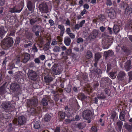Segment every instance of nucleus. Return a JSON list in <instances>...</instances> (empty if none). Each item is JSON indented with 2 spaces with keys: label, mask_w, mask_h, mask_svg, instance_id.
<instances>
[{
  "label": "nucleus",
  "mask_w": 132,
  "mask_h": 132,
  "mask_svg": "<svg viewBox=\"0 0 132 132\" xmlns=\"http://www.w3.org/2000/svg\"><path fill=\"white\" fill-rule=\"evenodd\" d=\"M105 32L102 34V37H104V39L103 40L102 43H104V49H107L109 48L112 43V39L108 37V35Z\"/></svg>",
  "instance_id": "obj_1"
},
{
  "label": "nucleus",
  "mask_w": 132,
  "mask_h": 132,
  "mask_svg": "<svg viewBox=\"0 0 132 132\" xmlns=\"http://www.w3.org/2000/svg\"><path fill=\"white\" fill-rule=\"evenodd\" d=\"M2 43L5 46L9 47L13 45V42L12 38L9 37L4 40Z\"/></svg>",
  "instance_id": "obj_2"
},
{
  "label": "nucleus",
  "mask_w": 132,
  "mask_h": 132,
  "mask_svg": "<svg viewBox=\"0 0 132 132\" xmlns=\"http://www.w3.org/2000/svg\"><path fill=\"white\" fill-rule=\"evenodd\" d=\"M28 77L32 80H35L37 79V74L35 71L32 70H29L28 73Z\"/></svg>",
  "instance_id": "obj_3"
},
{
  "label": "nucleus",
  "mask_w": 132,
  "mask_h": 132,
  "mask_svg": "<svg viewBox=\"0 0 132 132\" xmlns=\"http://www.w3.org/2000/svg\"><path fill=\"white\" fill-rule=\"evenodd\" d=\"M39 9L42 13H46L48 11V8L46 4L44 3L40 4L39 6Z\"/></svg>",
  "instance_id": "obj_4"
},
{
  "label": "nucleus",
  "mask_w": 132,
  "mask_h": 132,
  "mask_svg": "<svg viewBox=\"0 0 132 132\" xmlns=\"http://www.w3.org/2000/svg\"><path fill=\"white\" fill-rule=\"evenodd\" d=\"M109 16L111 18L114 19L116 15V13L114 10L112 9H110L107 12Z\"/></svg>",
  "instance_id": "obj_5"
},
{
  "label": "nucleus",
  "mask_w": 132,
  "mask_h": 132,
  "mask_svg": "<svg viewBox=\"0 0 132 132\" xmlns=\"http://www.w3.org/2000/svg\"><path fill=\"white\" fill-rule=\"evenodd\" d=\"M91 111L89 110H86L83 112V117L84 119L88 120L90 118V115Z\"/></svg>",
  "instance_id": "obj_6"
},
{
  "label": "nucleus",
  "mask_w": 132,
  "mask_h": 132,
  "mask_svg": "<svg viewBox=\"0 0 132 132\" xmlns=\"http://www.w3.org/2000/svg\"><path fill=\"white\" fill-rule=\"evenodd\" d=\"M132 13V6L128 5L125 9V14L126 15H129Z\"/></svg>",
  "instance_id": "obj_7"
},
{
  "label": "nucleus",
  "mask_w": 132,
  "mask_h": 132,
  "mask_svg": "<svg viewBox=\"0 0 132 132\" xmlns=\"http://www.w3.org/2000/svg\"><path fill=\"white\" fill-rule=\"evenodd\" d=\"M38 104V101L36 99L30 100L28 102V104L33 106H36Z\"/></svg>",
  "instance_id": "obj_8"
},
{
  "label": "nucleus",
  "mask_w": 132,
  "mask_h": 132,
  "mask_svg": "<svg viewBox=\"0 0 132 132\" xmlns=\"http://www.w3.org/2000/svg\"><path fill=\"white\" fill-rule=\"evenodd\" d=\"M18 122L19 124L23 125L26 122V119L23 116L19 117L18 119Z\"/></svg>",
  "instance_id": "obj_9"
},
{
  "label": "nucleus",
  "mask_w": 132,
  "mask_h": 132,
  "mask_svg": "<svg viewBox=\"0 0 132 132\" xmlns=\"http://www.w3.org/2000/svg\"><path fill=\"white\" fill-rule=\"evenodd\" d=\"M23 57H22L23 59L22 62L24 63L27 62L30 59V56L27 53H25L22 54Z\"/></svg>",
  "instance_id": "obj_10"
},
{
  "label": "nucleus",
  "mask_w": 132,
  "mask_h": 132,
  "mask_svg": "<svg viewBox=\"0 0 132 132\" xmlns=\"http://www.w3.org/2000/svg\"><path fill=\"white\" fill-rule=\"evenodd\" d=\"M40 108H37V109L36 108H31L30 111V112L31 113L32 115H34L35 114L38 112L39 111Z\"/></svg>",
  "instance_id": "obj_11"
},
{
  "label": "nucleus",
  "mask_w": 132,
  "mask_h": 132,
  "mask_svg": "<svg viewBox=\"0 0 132 132\" xmlns=\"http://www.w3.org/2000/svg\"><path fill=\"white\" fill-rule=\"evenodd\" d=\"M20 88L19 85L15 83L12 84L11 86V88L14 91L18 90Z\"/></svg>",
  "instance_id": "obj_12"
},
{
  "label": "nucleus",
  "mask_w": 132,
  "mask_h": 132,
  "mask_svg": "<svg viewBox=\"0 0 132 132\" xmlns=\"http://www.w3.org/2000/svg\"><path fill=\"white\" fill-rule=\"evenodd\" d=\"M64 42L65 45L69 46L71 43V39L68 37H66L64 38Z\"/></svg>",
  "instance_id": "obj_13"
},
{
  "label": "nucleus",
  "mask_w": 132,
  "mask_h": 132,
  "mask_svg": "<svg viewBox=\"0 0 132 132\" xmlns=\"http://www.w3.org/2000/svg\"><path fill=\"white\" fill-rule=\"evenodd\" d=\"M20 7L21 9L20 10H18L15 7H14L13 9H10L9 11L12 13H20L23 9V6L21 5Z\"/></svg>",
  "instance_id": "obj_14"
},
{
  "label": "nucleus",
  "mask_w": 132,
  "mask_h": 132,
  "mask_svg": "<svg viewBox=\"0 0 132 132\" xmlns=\"http://www.w3.org/2000/svg\"><path fill=\"white\" fill-rule=\"evenodd\" d=\"M131 62L130 60L128 61L125 63V66L126 70L127 71H129L131 69Z\"/></svg>",
  "instance_id": "obj_15"
},
{
  "label": "nucleus",
  "mask_w": 132,
  "mask_h": 132,
  "mask_svg": "<svg viewBox=\"0 0 132 132\" xmlns=\"http://www.w3.org/2000/svg\"><path fill=\"white\" fill-rule=\"evenodd\" d=\"M58 28L61 30L60 36H63L65 30L64 26L62 24L59 25L58 26Z\"/></svg>",
  "instance_id": "obj_16"
},
{
  "label": "nucleus",
  "mask_w": 132,
  "mask_h": 132,
  "mask_svg": "<svg viewBox=\"0 0 132 132\" xmlns=\"http://www.w3.org/2000/svg\"><path fill=\"white\" fill-rule=\"evenodd\" d=\"M10 102L7 101L4 102L2 104V107L4 109H7L8 107L10 106Z\"/></svg>",
  "instance_id": "obj_17"
},
{
  "label": "nucleus",
  "mask_w": 132,
  "mask_h": 132,
  "mask_svg": "<svg viewBox=\"0 0 132 132\" xmlns=\"http://www.w3.org/2000/svg\"><path fill=\"white\" fill-rule=\"evenodd\" d=\"M102 56V54L100 53H96L95 55V62H97Z\"/></svg>",
  "instance_id": "obj_18"
},
{
  "label": "nucleus",
  "mask_w": 132,
  "mask_h": 132,
  "mask_svg": "<svg viewBox=\"0 0 132 132\" xmlns=\"http://www.w3.org/2000/svg\"><path fill=\"white\" fill-rule=\"evenodd\" d=\"M98 34V32L97 31L94 30L90 35V37L92 38H95L97 36Z\"/></svg>",
  "instance_id": "obj_19"
},
{
  "label": "nucleus",
  "mask_w": 132,
  "mask_h": 132,
  "mask_svg": "<svg viewBox=\"0 0 132 132\" xmlns=\"http://www.w3.org/2000/svg\"><path fill=\"white\" fill-rule=\"evenodd\" d=\"M125 76V73L122 71H121L117 77V78L119 80H122L123 77Z\"/></svg>",
  "instance_id": "obj_20"
},
{
  "label": "nucleus",
  "mask_w": 132,
  "mask_h": 132,
  "mask_svg": "<svg viewBox=\"0 0 132 132\" xmlns=\"http://www.w3.org/2000/svg\"><path fill=\"white\" fill-rule=\"evenodd\" d=\"M33 124L34 127L35 129H38L40 127V122L39 121H35Z\"/></svg>",
  "instance_id": "obj_21"
},
{
  "label": "nucleus",
  "mask_w": 132,
  "mask_h": 132,
  "mask_svg": "<svg viewBox=\"0 0 132 132\" xmlns=\"http://www.w3.org/2000/svg\"><path fill=\"white\" fill-rule=\"evenodd\" d=\"M93 57V55L92 52L89 51H88L86 53L85 57L87 59H89Z\"/></svg>",
  "instance_id": "obj_22"
},
{
  "label": "nucleus",
  "mask_w": 132,
  "mask_h": 132,
  "mask_svg": "<svg viewBox=\"0 0 132 132\" xmlns=\"http://www.w3.org/2000/svg\"><path fill=\"white\" fill-rule=\"evenodd\" d=\"M51 69L53 72L54 73L55 75H59L61 73V71L59 70H56V68L54 66H52Z\"/></svg>",
  "instance_id": "obj_23"
},
{
  "label": "nucleus",
  "mask_w": 132,
  "mask_h": 132,
  "mask_svg": "<svg viewBox=\"0 0 132 132\" xmlns=\"http://www.w3.org/2000/svg\"><path fill=\"white\" fill-rule=\"evenodd\" d=\"M7 31L6 30L4 29L3 27H0V36L4 35Z\"/></svg>",
  "instance_id": "obj_24"
},
{
  "label": "nucleus",
  "mask_w": 132,
  "mask_h": 132,
  "mask_svg": "<svg viewBox=\"0 0 132 132\" xmlns=\"http://www.w3.org/2000/svg\"><path fill=\"white\" fill-rule=\"evenodd\" d=\"M125 127L128 130L129 132H131L132 131V127L131 126L129 125L127 123L124 124Z\"/></svg>",
  "instance_id": "obj_25"
},
{
  "label": "nucleus",
  "mask_w": 132,
  "mask_h": 132,
  "mask_svg": "<svg viewBox=\"0 0 132 132\" xmlns=\"http://www.w3.org/2000/svg\"><path fill=\"white\" fill-rule=\"evenodd\" d=\"M119 118L120 120L124 121L125 120V113L122 111L120 112V114Z\"/></svg>",
  "instance_id": "obj_26"
},
{
  "label": "nucleus",
  "mask_w": 132,
  "mask_h": 132,
  "mask_svg": "<svg viewBox=\"0 0 132 132\" xmlns=\"http://www.w3.org/2000/svg\"><path fill=\"white\" fill-rule=\"evenodd\" d=\"M44 79L46 82H49L52 80V78L49 76H46L45 77Z\"/></svg>",
  "instance_id": "obj_27"
},
{
  "label": "nucleus",
  "mask_w": 132,
  "mask_h": 132,
  "mask_svg": "<svg viewBox=\"0 0 132 132\" xmlns=\"http://www.w3.org/2000/svg\"><path fill=\"white\" fill-rule=\"evenodd\" d=\"M117 126L118 127L119 131H121L122 126L123 122L121 121H119L117 122Z\"/></svg>",
  "instance_id": "obj_28"
},
{
  "label": "nucleus",
  "mask_w": 132,
  "mask_h": 132,
  "mask_svg": "<svg viewBox=\"0 0 132 132\" xmlns=\"http://www.w3.org/2000/svg\"><path fill=\"white\" fill-rule=\"evenodd\" d=\"M113 29L114 33L116 34H117L119 31V27L118 26L114 25Z\"/></svg>",
  "instance_id": "obj_29"
},
{
  "label": "nucleus",
  "mask_w": 132,
  "mask_h": 132,
  "mask_svg": "<svg viewBox=\"0 0 132 132\" xmlns=\"http://www.w3.org/2000/svg\"><path fill=\"white\" fill-rule=\"evenodd\" d=\"M27 7L30 11H32V5L31 2L29 1L27 4Z\"/></svg>",
  "instance_id": "obj_30"
},
{
  "label": "nucleus",
  "mask_w": 132,
  "mask_h": 132,
  "mask_svg": "<svg viewBox=\"0 0 132 132\" xmlns=\"http://www.w3.org/2000/svg\"><path fill=\"white\" fill-rule=\"evenodd\" d=\"M51 117V116L48 114H46L44 117V119L45 121H48L50 120Z\"/></svg>",
  "instance_id": "obj_31"
},
{
  "label": "nucleus",
  "mask_w": 132,
  "mask_h": 132,
  "mask_svg": "<svg viewBox=\"0 0 132 132\" xmlns=\"http://www.w3.org/2000/svg\"><path fill=\"white\" fill-rule=\"evenodd\" d=\"M42 104L44 106H46L48 104V101L45 98H43L42 100Z\"/></svg>",
  "instance_id": "obj_32"
},
{
  "label": "nucleus",
  "mask_w": 132,
  "mask_h": 132,
  "mask_svg": "<svg viewBox=\"0 0 132 132\" xmlns=\"http://www.w3.org/2000/svg\"><path fill=\"white\" fill-rule=\"evenodd\" d=\"M60 47L58 46H55L53 50L54 52H59L60 51Z\"/></svg>",
  "instance_id": "obj_33"
},
{
  "label": "nucleus",
  "mask_w": 132,
  "mask_h": 132,
  "mask_svg": "<svg viewBox=\"0 0 132 132\" xmlns=\"http://www.w3.org/2000/svg\"><path fill=\"white\" fill-rule=\"evenodd\" d=\"M116 73V72H112L110 73V75L111 78L112 79H114L116 78V76L115 75V74Z\"/></svg>",
  "instance_id": "obj_34"
},
{
  "label": "nucleus",
  "mask_w": 132,
  "mask_h": 132,
  "mask_svg": "<svg viewBox=\"0 0 132 132\" xmlns=\"http://www.w3.org/2000/svg\"><path fill=\"white\" fill-rule=\"evenodd\" d=\"M68 35L71 39H74L75 38V35L72 32H71L69 34H68Z\"/></svg>",
  "instance_id": "obj_35"
},
{
  "label": "nucleus",
  "mask_w": 132,
  "mask_h": 132,
  "mask_svg": "<svg viewBox=\"0 0 132 132\" xmlns=\"http://www.w3.org/2000/svg\"><path fill=\"white\" fill-rule=\"evenodd\" d=\"M37 21V20L36 19H31L30 21V22L31 24H34Z\"/></svg>",
  "instance_id": "obj_36"
},
{
  "label": "nucleus",
  "mask_w": 132,
  "mask_h": 132,
  "mask_svg": "<svg viewBox=\"0 0 132 132\" xmlns=\"http://www.w3.org/2000/svg\"><path fill=\"white\" fill-rule=\"evenodd\" d=\"M34 62L36 63L39 64L40 63V60L39 57L35 58L34 59Z\"/></svg>",
  "instance_id": "obj_37"
},
{
  "label": "nucleus",
  "mask_w": 132,
  "mask_h": 132,
  "mask_svg": "<svg viewBox=\"0 0 132 132\" xmlns=\"http://www.w3.org/2000/svg\"><path fill=\"white\" fill-rule=\"evenodd\" d=\"M40 59L42 61L44 60L45 59L46 57L44 55H41L39 57Z\"/></svg>",
  "instance_id": "obj_38"
},
{
  "label": "nucleus",
  "mask_w": 132,
  "mask_h": 132,
  "mask_svg": "<svg viewBox=\"0 0 132 132\" xmlns=\"http://www.w3.org/2000/svg\"><path fill=\"white\" fill-rule=\"evenodd\" d=\"M50 26H53L54 24L53 21L52 19H50L48 21Z\"/></svg>",
  "instance_id": "obj_39"
},
{
  "label": "nucleus",
  "mask_w": 132,
  "mask_h": 132,
  "mask_svg": "<svg viewBox=\"0 0 132 132\" xmlns=\"http://www.w3.org/2000/svg\"><path fill=\"white\" fill-rule=\"evenodd\" d=\"M129 80L132 79V71H130L128 73Z\"/></svg>",
  "instance_id": "obj_40"
},
{
  "label": "nucleus",
  "mask_w": 132,
  "mask_h": 132,
  "mask_svg": "<svg viewBox=\"0 0 132 132\" xmlns=\"http://www.w3.org/2000/svg\"><path fill=\"white\" fill-rule=\"evenodd\" d=\"M106 4L107 5L110 6L112 4V3L111 0H107L106 2Z\"/></svg>",
  "instance_id": "obj_41"
},
{
  "label": "nucleus",
  "mask_w": 132,
  "mask_h": 132,
  "mask_svg": "<svg viewBox=\"0 0 132 132\" xmlns=\"http://www.w3.org/2000/svg\"><path fill=\"white\" fill-rule=\"evenodd\" d=\"M83 41V39L81 38H78L77 40V42L78 43H82Z\"/></svg>",
  "instance_id": "obj_42"
},
{
  "label": "nucleus",
  "mask_w": 132,
  "mask_h": 132,
  "mask_svg": "<svg viewBox=\"0 0 132 132\" xmlns=\"http://www.w3.org/2000/svg\"><path fill=\"white\" fill-rule=\"evenodd\" d=\"M61 118L62 119H64L65 116V113L63 112H60L59 113Z\"/></svg>",
  "instance_id": "obj_43"
},
{
  "label": "nucleus",
  "mask_w": 132,
  "mask_h": 132,
  "mask_svg": "<svg viewBox=\"0 0 132 132\" xmlns=\"http://www.w3.org/2000/svg\"><path fill=\"white\" fill-rule=\"evenodd\" d=\"M57 43L56 40L55 39L53 40L51 44L52 45H54L57 44Z\"/></svg>",
  "instance_id": "obj_44"
},
{
  "label": "nucleus",
  "mask_w": 132,
  "mask_h": 132,
  "mask_svg": "<svg viewBox=\"0 0 132 132\" xmlns=\"http://www.w3.org/2000/svg\"><path fill=\"white\" fill-rule=\"evenodd\" d=\"M107 51L108 56L112 55L114 54V53L111 50H109Z\"/></svg>",
  "instance_id": "obj_45"
},
{
  "label": "nucleus",
  "mask_w": 132,
  "mask_h": 132,
  "mask_svg": "<svg viewBox=\"0 0 132 132\" xmlns=\"http://www.w3.org/2000/svg\"><path fill=\"white\" fill-rule=\"evenodd\" d=\"M104 90L105 92L108 95H109L110 93V91L109 89L107 88H106Z\"/></svg>",
  "instance_id": "obj_46"
},
{
  "label": "nucleus",
  "mask_w": 132,
  "mask_h": 132,
  "mask_svg": "<svg viewBox=\"0 0 132 132\" xmlns=\"http://www.w3.org/2000/svg\"><path fill=\"white\" fill-rule=\"evenodd\" d=\"M85 21L84 20H82V21L79 23V24L81 27L83 24L85 23Z\"/></svg>",
  "instance_id": "obj_47"
},
{
  "label": "nucleus",
  "mask_w": 132,
  "mask_h": 132,
  "mask_svg": "<svg viewBox=\"0 0 132 132\" xmlns=\"http://www.w3.org/2000/svg\"><path fill=\"white\" fill-rule=\"evenodd\" d=\"M86 10L85 9H84L81 12L80 14L82 16H83L84 15L86 14Z\"/></svg>",
  "instance_id": "obj_48"
},
{
  "label": "nucleus",
  "mask_w": 132,
  "mask_h": 132,
  "mask_svg": "<svg viewBox=\"0 0 132 132\" xmlns=\"http://www.w3.org/2000/svg\"><path fill=\"white\" fill-rule=\"evenodd\" d=\"M77 127L79 129H82L83 128V127L82 126L81 124L78 123L77 125Z\"/></svg>",
  "instance_id": "obj_49"
},
{
  "label": "nucleus",
  "mask_w": 132,
  "mask_h": 132,
  "mask_svg": "<svg viewBox=\"0 0 132 132\" xmlns=\"http://www.w3.org/2000/svg\"><path fill=\"white\" fill-rule=\"evenodd\" d=\"M32 49L34 52H37L38 51V49L35 45H34Z\"/></svg>",
  "instance_id": "obj_50"
},
{
  "label": "nucleus",
  "mask_w": 132,
  "mask_h": 132,
  "mask_svg": "<svg viewBox=\"0 0 132 132\" xmlns=\"http://www.w3.org/2000/svg\"><path fill=\"white\" fill-rule=\"evenodd\" d=\"M65 24L69 26L70 25V21L68 19H67Z\"/></svg>",
  "instance_id": "obj_51"
},
{
  "label": "nucleus",
  "mask_w": 132,
  "mask_h": 132,
  "mask_svg": "<svg viewBox=\"0 0 132 132\" xmlns=\"http://www.w3.org/2000/svg\"><path fill=\"white\" fill-rule=\"evenodd\" d=\"M66 32L67 33L68 35L71 32L70 29L69 28H67L66 30Z\"/></svg>",
  "instance_id": "obj_52"
},
{
  "label": "nucleus",
  "mask_w": 132,
  "mask_h": 132,
  "mask_svg": "<svg viewBox=\"0 0 132 132\" xmlns=\"http://www.w3.org/2000/svg\"><path fill=\"white\" fill-rule=\"evenodd\" d=\"M105 29V27H104L103 26L101 27L100 28V29L102 32H103L104 31Z\"/></svg>",
  "instance_id": "obj_53"
},
{
  "label": "nucleus",
  "mask_w": 132,
  "mask_h": 132,
  "mask_svg": "<svg viewBox=\"0 0 132 132\" xmlns=\"http://www.w3.org/2000/svg\"><path fill=\"white\" fill-rule=\"evenodd\" d=\"M80 27H81L79 24H77L75 26V29H76L78 30Z\"/></svg>",
  "instance_id": "obj_54"
},
{
  "label": "nucleus",
  "mask_w": 132,
  "mask_h": 132,
  "mask_svg": "<svg viewBox=\"0 0 132 132\" xmlns=\"http://www.w3.org/2000/svg\"><path fill=\"white\" fill-rule=\"evenodd\" d=\"M116 116V114L115 113H113L112 114L111 117L113 121L114 120V119L115 117Z\"/></svg>",
  "instance_id": "obj_55"
},
{
  "label": "nucleus",
  "mask_w": 132,
  "mask_h": 132,
  "mask_svg": "<svg viewBox=\"0 0 132 132\" xmlns=\"http://www.w3.org/2000/svg\"><path fill=\"white\" fill-rule=\"evenodd\" d=\"M92 130L94 132H96L97 131V128L95 127H93L92 128Z\"/></svg>",
  "instance_id": "obj_56"
},
{
  "label": "nucleus",
  "mask_w": 132,
  "mask_h": 132,
  "mask_svg": "<svg viewBox=\"0 0 132 132\" xmlns=\"http://www.w3.org/2000/svg\"><path fill=\"white\" fill-rule=\"evenodd\" d=\"M73 50L75 52H78L79 51V48L77 47H75L73 49Z\"/></svg>",
  "instance_id": "obj_57"
},
{
  "label": "nucleus",
  "mask_w": 132,
  "mask_h": 132,
  "mask_svg": "<svg viewBox=\"0 0 132 132\" xmlns=\"http://www.w3.org/2000/svg\"><path fill=\"white\" fill-rule=\"evenodd\" d=\"M5 2V0H0V5H3Z\"/></svg>",
  "instance_id": "obj_58"
},
{
  "label": "nucleus",
  "mask_w": 132,
  "mask_h": 132,
  "mask_svg": "<svg viewBox=\"0 0 132 132\" xmlns=\"http://www.w3.org/2000/svg\"><path fill=\"white\" fill-rule=\"evenodd\" d=\"M84 8L88 9L89 8V6L87 4H85L84 5Z\"/></svg>",
  "instance_id": "obj_59"
},
{
  "label": "nucleus",
  "mask_w": 132,
  "mask_h": 132,
  "mask_svg": "<svg viewBox=\"0 0 132 132\" xmlns=\"http://www.w3.org/2000/svg\"><path fill=\"white\" fill-rule=\"evenodd\" d=\"M107 29L109 31V33L111 34H112V31L111 30V28L110 27H108Z\"/></svg>",
  "instance_id": "obj_60"
},
{
  "label": "nucleus",
  "mask_w": 132,
  "mask_h": 132,
  "mask_svg": "<svg viewBox=\"0 0 132 132\" xmlns=\"http://www.w3.org/2000/svg\"><path fill=\"white\" fill-rule=\"evenodd\" d=\"M54 100L55 101H57L59 100V98L58 96H54Z\"/></svg>",
  "instance_id": "obj_61"
},
{
  "label": "nucleus",
  "mask_w": 132,
  "mask_h": 132,
  "mask_svg": "<svg viewBox=\"0 0 132 132\" xmlns=\"http://www.w3.org/2000/svg\"><path fill=\"white\" fill-rule=\"evenodd\" d=\"M72 52L71 50V49H69L67 51V53L68 55L70 54Z\"/></svg>",
  "instance_id": "obj_62"
},
{
  "label": "nucleus",
  "mask_w": 132,
  "mask_h": 132,
  "mask_svg": "<svg viewBox=\"0 0 132 132\" xmlns=\"http://www.w3.org/2000/svg\"><path fill=\"white\" fill-rule=\"evenodd\" d=\"M80 118L79 117V116L78 115H77L75 117V120L76 121H78L80 120Z\"/></svg>",
  "instance_id": "obj_63"
},
{
  "label": "nucleus",
  "mask_w": 132,
  "mask_h": 132,
  "mask_svg": "<svg viewBox=\"0 0 132 132\" xmlns=\"http://www.w3.org/2000/svg\"><path fill=\"white\" fill-rule=\"evenodd\" d=\"M54 132H60V128L59 127H57L55 129Z\"/></svg>",
  "instance_id": "obj_64"
}]
</instances>
